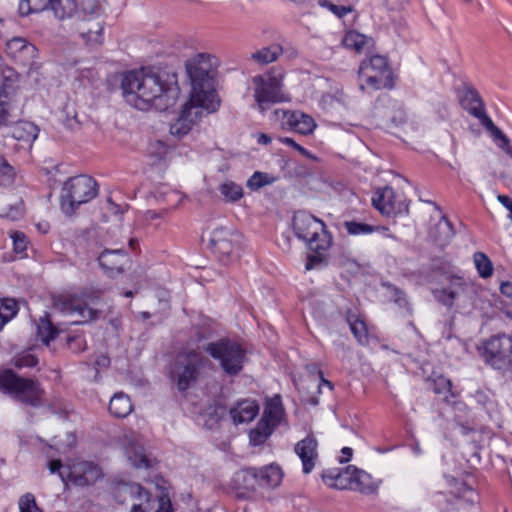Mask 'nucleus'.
Segmentation results:
<instances>
[{
  "instance_id": "1",
  "label": "nucleus",
  "mask_w": 512,
  "mask_h": 512,
  "mask_svg": "<svg viewBox=\"0 0 512 512\" xmlns=\"http://www.w3.org/2000/svg\"><path fill=\"white\" fill-rule=\"evenodd\" d=\"M121 89L125 101L143 111H165L175 105L180 94L176 74L145 68L126 73Z\"/></svg>"
},
{
  "instance_id": "2",
  "label": "nucleus",
  "mask_w": 512,
  "mask_h": 512,
  "mask_svg": "<svg viewBox=\"0 0 512 512\" xmlns=\"http://www.w3.org/2000/svg\"><path fill=\"white\" fill-rule=\"evenodd\" d=\"M187 75L190 79L189 97L210 101L219 106L220 101L214 89L215 58L210 54L199 53L186 61Z\"/></svg>"
},
{
  "instance_id": "3",
  "label": "nucleus",
  "mask_w": 512,
  "mask_h": 512,
  "mask_svg": "<svg viewBox=\"0 0 512 512\" xmlns=\"http://www.w3.org/2000/svg\"><path fill=\"white\" fill-rule=\"evenodd\" d=\"M102 293V290L62 293L53 297V305L58 311L75 318V323L84 324L99 317L101 312L92 308L88 301L98 299Z\"/></svg>"
},
{
  "instance_id": "4",
  "label": "nucleus",
  "mask_w": 512,
  "mask_h": 512,
  "mask_svg": "<svg viewBox=\"0 0 512 512\" xmlns=\"http://www.w3.org/2000/svg\"><path fill=\"white\" fill-rule=\"evenodd\" d=\"M98 194L96 181L87 175H78L64 182L61 189L60 205L64 214L71 216L79 208L94 199Z\"/></svg>"
},
{
  "instance_id": "5",
  "label": "nucleus",
  "mask_w": 512,
  "mask_h": 512,
  "mask_svg": "<svg viewBox=\"0 0 512 512\" xmlns=\"http://www.w3.org/2000/svg\"><path fill=\"white\" fill-rule=\"evenodd\" d=\"M208 362V359L197 350L181 352L171 366V380L178 390L185 391L199 380Z\"/></svg>"
},
{
  "instance_id": "6",
  "label": "nucleus",
  "mask_w": 512,
  "mask_h": 512,
  "mask_svg": "<svg viewBox=\"0 0 512 512\" xmlns=\"http://www.w3.org/2000/svg\"><path fill=\"white\" fill-rule=\"evenodd\" d=\"M283 80L282 70H271L252 78L254 99L261 111H265L272 104L289 101V96L283 90Z\"/></svg>"
},
{
  "instance_id": "7",
  "label": "nucleus",
  "mask_w": 512,
  "mask_h": 512,
  "mask_svg": "<svg viewBox=\"0 0 512 512\" xmlns=\"http://www.w3.org/2000/svg\"><path fill=\"white\" fill-rule=\"evenodd\" d=\"M295 235L306 242L311 251L328 250L331 246V235L325 230L324 223L306 212H298L293 218Z\"/></svg>"
},
{
  "instance_id": "8",
  "label": "nucleus",
  "mask_w": 512,
  "mask_h": 512,
  "mask_svg": "<svg viewBox=\"0 0 512 512\" xmlns=\"http://www.w3.org/2000/svg\"><path fill=\"white\" fill-rule=\"evenodd\" d=\"M0 390L24 404L35 407L41 405L43 390L39 384L34 380L19 377L11 370L0 374Z\"/></svg>"
},
{
  "instance_id": "9",
  "label": "nucleus",
  "mask_w": 512,
  "mask_h": 512,
  "mask_svg": "<svg viewBox=\"0 0 512 512\" xmlns=\"http://www.w3.org/2000/svg\"><path fill=\"white\" fill-rule=\"evenodd\" d=\"M323 479L331 487L358 490L365 494L375 493L379 487V481L373 480L370 474L355 466H348L336 474H323Z\"/></svg>"
},
{
  "instance_id": "10",
  "label": "nucleus",
  "mask_w": 512,
  "mask_h": 512,
  "mask_svg": "<svg viewBox=\"0 0 512 512\" xmlns=\"http://www.w3.org/2000/svg\"><path fill=\"white\" fill-rule=\"evenodd\" d=\"M218 107L210 101L189 97L179 117L170 126L171 135L179 139L184 137L204 116L215 112Z\"/></svg>"
},
{
  "instance_id": "11",
  "label": "nucleus",
  "mask_w": 512,
  "mask_h": 512,
  "mask_svg": "<svg viewBox=\"0 0 512 512\" xmlns=\"http://www.w3.org/2000/svg\"><path fill=\"white\" fill-rule=\"evenodd\" d=\"M479 351L485 363L493 369L500 371L512 369V335L492 336L483 342Z\"/></svg>"
},
{
  "instance_id": "12",
  "label": "nucleus",
  "mask_w": 512,
  "mask_h": 512,
  "mask_svg": "<svg viewBox=\"0 0 512 512\" xmlns=\"http://www.w3.org/2000/svg\"><path fill=\"white\" fill-rule=\"evenodd\" d=\"M390 68L387 59L381 55H373L361 61L358 69L359 87L378 90L390 86Z\"/></svg>"
},
{
  "instance_id": "13",
  "label": "nucleus",
  "mask_w": 512,
  "mask_h": 512,
  "mask_svg": "<svg viewBox=\"0 0 512 512\" xmlns=\"http://www.w3.org/2000/svg\"><path fill=\"white\" fill-rule=\"evenodd\" d=\"M90 6L91 12L84 11L82 17L74 19L70 23V30L72 33L78 34L86 45L98 46L103 43L104 22L99 10H94L92 3Z\"/></svg>"
},
{
  "instance_id": "14",
  "label": "nucleus",
  "mask_w": 512,
  "mask_h": 512,
  "mask_svg": "<svg viewBox=\"0 0 512 512\" xmlns=\"http://www.w3.org/2000/svg\"><path fill=\"white\" fill-rule=\"evenodd\" d=\"M206 351L220 361L223 370L230 375L239 373L245 358L244 350L236 343L229 340L209 343Z\"/></svg>"
},
{
  "instance_id": "15",
  "label": "nucleus",
  "mask_w": 512,
  "mask_h": 512,
  "mask_svg": "<svg viewBox=\"0 0 512 512\" xmlns=\"http://www.w3.org/2000/svg\"><path fill=\"white\" fill-rule=\"evenodd\" d=\"M373 206L383 215H399L409 211V203L405 194L392 187L378 189L372 198Z\"/></svg>"
},
{
  "instance_id": "16",
  "label": "nucleus",
  "mask_w": 512,
  "mask_h": 512,
  "mask_svg": "<svg viewBox=\"0 0 512 512\" xmlns=\"http://www.w3.org/2000/svg\"><path fill=\"white\" fill-rule=\"evenodd\" d=\"M238 239L239 235L232 228L218 227L210 234L209 246L218 260L227 264L234 258Z\"/></svg>"
},
{
  "instance_id": "17",
  "label": "nucleus",
  "mask_w": 512,
  "mask_h": 512,
  "mask_svg": "<svg viewBox=\"0 0 512 512\" xmlns=\"http://www.w3.org/2000/svg\"><path fill=\"white\" fill-rule=\"evenodd\" d=\"M114 496L119 503L131 504L130 512H148L152 508L150 494L139 484H119Z\"/></svg>"
},
{
  "instance_id": "18",
  "label": "nucleus",
  "mask_w": 512,
  "mask_h": 512,
  "mask_svg": "<svg viewBox=\"0 0 512 512\" xmlns=\"http://www.w3.org/2000/svg\"><path fill=\"white\" fill-rule=\"evenodd\" d=\"M452 87L458 104L469 114L472 115L484 106L481 96L467 76L454 73Z\"/></svg>"
},
{
  "instance_id": "19",
  "label": "nucleus",
  "mask_w": 512,
  "mask_h": 512,
  "mask_svg": "<svg viewBox=\"0 0 512 512\" xmlns=\"http://www.w3.org/2000/svg\"><path fill=\"white\" fill-rule=\"evenodd\" d=\"M76 486L84 487L94 484L102 477L101 468L92 462L81 461L73 463L66 475Z\"/></svg>"
},
{
  "instance_id": "20",
  "label": "nucleus",
  "mask_w": 512,
  "mask_h": 512,
  "mask_svg": "<svg viewBox=\"0 0 512 512\" xmlns=\"http://www.w3.org/2000/svg\"><path fill=\"white\" fill-rule=\"evenodd\" d=\"M276 117L287 118L288 126L294 130L295 132L302 135L312 134L317 124L315 120L308 114H305L300 111H287L282 109H277L274 111Z\"/></svg>"
},
{
  "instance_id": "21",
  "label": "nucleus",
  "mask_w": 512,
  "mask_h": 512,
  "mask_svg": "<svg viewBox=\"0 0 512 512\" xmlns=\"http://www.w3.org/2000/svg\"><path fill=\"white\" fill-rule=\"evenodd\" d=\"M98 261L105 273L113 277L124 272L129 257L122 249H106L98 256Z\"/></svg>"
},
{
  "instance_id": "22",
  "label": "nucleus",
  "mask_w": 512,
  "mask_h": 512,
  "mask_svg": "<svg viewBox=\"0 0 512 512\" xmlns=\"http://www.w3.org/2000/svg\"><path fill=\"white\" fill-rule=\"evenodd\" d=\"M6 52L14 60L26 65L36 57L37 49L26 39L14 37L7 41Z\"/></svg>"
},
{
  "instance_id": "23",
  "label": "nucleus",
  "mask_w": 512,
  "mask_h": 512,
  "mask_svg": "<svg viewBox=\"0 0 512 512\" xmlns=\"http://www.w3.org/2000/svg\"><path fill=\"white\" fill-rule=\"evenodd\" d=\"M474 288L461 277L450 276V306L465 307L471 304Z\"/></svg>"
},
{
  "instance_id": "24",
  "label": "nucleus",
  "mask_w": 512,
  "mask_h": 512,
  "mask_svg": "<svg viewBox=\"0 0 512 512\" xmlns=\"http://www.w3.org/2000/svg\"><path fill=\"white\" fill-rule=\"evenodd\" d=\"M341 44L344 48L357 54L369 53L374 49L375 42L372 37L362 34L356 30L347 31Z\"/></svg>"
},
{
  "instance_id": "25",
  "label": "nucleus",
  "mask_w": 512,
  "mask_h": 512,
  "mask_svg": "<svg viewBox=\"0 0 512 512\" xmlns=\"http://www.w3.org/2000/svg\"><path fill=\"white\" fill-rule=\"evenodd\" d=\"M295 452L302 461L303 472L310 473L317 459V441L308 436L296 444Z\"/></svg>"
},
{
  "instance_id": "26",
  "label": "nucleus",
  "mask_w": 512,
  "mask_h": 512,
  "mask_svg": "<svg viewBox=\"0 0 512 512\" xmlns=\"http://www.w3.org/2000/svg\"><path fill=\"white\" fill-rule=\"evenodd\" d=\"M258 413L259 406L254 400H242L229 410L234 424L249 423Z\"/></svg>"
},
{
  "instance_id": "27",
  "label": "nucleus",
  "mask_w": 512,
  "mask_h": 512,
  "mask_svg": "<svg viewBox=\"0 0 512 512\" xmlns=\"http://www.w3.org/2000/svg\"><path fill=\"white\" fill-rule=\"evenodd\" d=\"M283 415L284 410L281 399L280 396L277 395L267 401L261 420L275 428L282 420Z\"/></svg>"
},
{
  "instance_id": "28",
  "label": "nucleus",
  "mask_w": 512,
  "mask_h": 512,
  "mask_svg": "<svg viewBox=\"0 0 512 512\" xmlns=\"http://www.w3.org/2000/svg\"><path fill=\"white\" fill-rule=\"evenodd\" d=\"M50 7L60 21L72 20L78 12L75 0H51Z\"/></svg>"
},
{
  "instance_id": "29",
  "label": "nucleus",
  "mask_w": 512,
  "mask_h": 512,
  "mask_svg": "<svg viewBox=\"0 0 512 512\" xmlns=\"http://www.w3.org/2000/svg\"><path fill=\"white\" fill-rule=\"evenodd\" d=\"M133 410L131 400L128 395L123 392L116 393L110 400L109 411L118 418L128 416Z\"/></svg>"
},
{
  "instance_id": "30",
  "label": "nucleus",
  "mask_w": 512,
  "mask_h": 512,
  "mask_svg": "<svg viewBox=\"0 0 512 512\" xmlns=\"http://www.w3.org/2000/svg\"><path fill=\"white\" fill-rule=\"evenodd\" d=\"M218 191L225 203L238 202L244 195L243 187L229 179H226L219 184Z\"/></svg>"
},
{
  "instance_id": "31",
  "label": "nucleus",
  "mask_w": 512,
  "mask_h": 512,
  "mask_svg": "<svg viewBox=\"0 0 512 512\" xmlns=\"http://www.w3.org/2000/svg\"><path fill=\"white\" fill-rule=\"evenodd\" d=\"M257 477L261 484L270 488H276L282 482L283 472L279 466L272 464L260 469Z\"/></svg>"
},
{
  "instance_id": "32",
  "label": "nucleus",
  "mask_w": 512,
  "mask_h": 512,
  "mask_svg": "<svg viewBox=\"0 0 512 512\" xmlns=\"http://www.w3.org/2000/svg\"><path fill=\"white\" fill-rule=\"evenodd\" d=\"M343 226L348 232V234L352 236L367 235L379 231H388V228L385 226H374L367 223L357 222L354 220L345 221L343 223Z\"/></svg>"
},
{
  "instance_id": "33",
  "label": "nucleus",
  "mask_w": 512,
  "mask_h": 512,
  "mask_svg": "<svg viewBox=\"0 0 512 512\" xmlns=\"http://www.w3.org/2000/svg\"><path fill=\"white\" fill-rule=\"evenodd\" d=\"M282 51L281 46L272 44L252 53L251 58L259 64H269L275 61L282 54Z\"/></svg>"
},
{
  "instance_id": "34",
  "label": "nucleus",
  "mask_w": 512,
  "mask_h": 512,
  "mask_svg": "<svg viewBox=\"0 0 512 512\" xmlns=\"http://www.w3.org/2000/svg\"><path fill=\"white\" fill-rule=\"evenodd\" d=\"M274 427L267 422L260 420L255 428L249 433L250 443L254 446L263 444L273 432Z\"/></svg>"
},
{
  "instance_id": "35",
  "label": "nucleus",
  "mask_w": 512,
  "mask_h": 512,
  "mask_svg": "<svg viewBox=\"0 0 512 512\" xmlns=\"http://www.w3.org/2000/svg\"><path fill=\"white\" fill-rule=\"evenodd\" d=\"M453 487L452 493L455 497L460 499L463 498L466 503L473 505L477 502L476 492L465 483H461L457 480L450 481V488Z\"/></svg>"
},
{
  "instance_id": "36",
  "label": "nucleus",
  "mask_w": 512,
  "mask_h": 512,
  "mask_svg": "<svg viewBox=\"0 0 512 512\" xmlns=\"http://www.w3.org/2000/svg\"><path fill=\"white\" fill-rule=\"evenodd\" d=\"M51 0H20L19 14L28 16L33 13H39L50 6Z\"/></svg>"
},
{
  "instance_id": "37",
  "label": "nucleus",
  "mask_w": 512,
  "mask_h": 512,
  "mask_svg": "<svg viewBox=\"0 0 512 512\" xmlns=\"http://www.w3.org/2000/svg\"><path fill=\"white\" fill-rule=\"evenodd\" d=\"M37 129L30 122L17 123L12 131V136L20 141H30L37 137Z\"/></svg>"
},
{
  "instance_id": "38",
  "label": "nucleus",
  "mask_w": 512,
  "mask_h": 512,
  "mask_svg": "<svg viewBox=\"0 0 512 512\" xmlns=\"http://www.w3.org/2000/svg\"><path fill=\"white\" fill-rule=\"evenodd\" d=\"M347 322L350 326L352 333L360 344H366L368 341L367 327L363 320L359 319L356 315H348Z\"/></svg>"
},
{
  "instance_id": "39",
  "label": "nucleus",
  "mask_w": 512,
  "mask_h": 512,
  "mask_svg": "<svg viewBox=\"0 0 512 512\" xmlns=\"http://www.w3.org/2000/svg\"><path fill=\"white\" fill-rule=\"evenodd\" d=\"M146 153L151 159L152 164H156L165 159L168 147L164 142L155 140L149 143Z\"/></svg>"
},
{
  "instance_id": "40",
  "label": "nucleus",
  "mask_w": 512,
  "mask_h": 512,
  "mask_svg": "<svg viewBox=\"0 0 512 512\" xmlns=\"http://www.w3.org/2000/svg\"><path fill=\"white\" fill-rule=\"evenodd\" d=\"M37 327L38 336L46 345H49L50 341L54 340L58 334L57 329L54 328L52 323L46 318H41Z\"/></svg>"
},
{
  "instance_id": "41",
  "label": "nucleus",
  "mask_w": 512,
  "mask_h": 512,
  "mask_svg": "<svg viewBox=\"0 0 512 512\" xmlns=\"http://www.w3.org/2000/svg\"><path fill=\"white\" fill-rule=\"evenodd\" d=\"M474 263L482 278H488L493 274L492 262L483 252H476L474 254Z\"/></svg>"
},
{
  "instance_id": "42",
  "label": "nucleus",
  "mask_w": 512,
  "mask_h": 512,
  "mask_svg": "<svg viewBox=\"0 0 512 512\" xmlns=\"http://www.w3.org/2000/svg\"><path fill=\"white\" fill-rule=\"evenodd\" d=\"M273 178H271L268 174L262 172H255L248 180L247 187L250 190H258L265 185L271 184Z\"/></svg>"
},
{
  "instance_id": "43",
  "label": "nucleus",
  "mask_w": 512,
  "mask_h": 512,
  "mask_svg": "<svg viewBox=\"0 0 512 512\" xmlns=\"http://www.w3.org/2000/svg\"><path fill=\"white\" fill-rule=\"evenodd\" d=\"M472 116L479 119L480 123L489 130L494 136L501 130L493 123L491 118L486 114L484 106L478 108Z\"/></svg>"
},
{
  "instance_id": "44",
  "label": "nucleus",
  "mask_w": 512,
  "mask_h": 512,
  "mask_svg": "<svg viewBox=\"0 0 512 512\" xmlns=\"http://www.w3.org/2000/svg\"><path fill=\"white\" fill-rule=\"evenodd\" d=\"M20 512H42L37 506L35 497L31 493L23 495L19 500Z\"/></svg>"
},
{
  "instance_id": "45",
  "label": "nucleus",
  "mask_w": 512,
  "mask_h": 512,
  "mask_svg": "<svg viewBox=\"0 0 512 512\" xmlns=\"http://www.w3.org/2000/svg\"><path fill=\"white\" fill-rule=\"evenodd\" d=\"M450 408L455 412V422L459 424V428L463 434H465L468 430H470L469 427L462 424V414H464L467 410V407L464 403L460 401H455L452 404L450 403Z\"/></svg>"
},
{
  "instance_id": "46",
  "label": "nucleus",
  "mask_w": 512,
  "mask_h": 512,
  "mask_svg": "<svg viewBox=\"0 0 512 512\" xmlns=\"http://www.w3.org/2000/svg\"><path fill=\"white\" fill-rule=\"evenodd\" d=\"M128 458L131 461V463L136 467H147L148 466V459L146 456L142 453L141 448H136L134 450V455H131L130 452H127Z\"/></svg>"
},
{
  "instance_id": "47",
  "label": "nucleus",
  "mask_w": 512,
  "mask_h": 512,
  "mask_svg": "<svg viewBox=\"0 0 512 512\" xmlns=\"http://www.w3.org/2000/svg\"><path fill=\"white\" fill-rule=\"evenodd\" d=\"M14 172L10 165L3 164L0 166V185L7 186L13 182Z\"/></svg>"
},
{
  "instance_id": "48",
  "label": "nucleus",
  "mask_w": 512,
  "mask_h": 512,
  "mask_svg": "<svg viewBox=\"0 0 512 512\" xmlns=\"http://www.w3.org/2000/svg\"><path fill=\"white\" fill-rule=\"evenodd\" d=\"M279 141L282 142L283 144H286V145L292 147L293 149L297 150L304 157H306L308 159H315V157L308 150H306L304 147H302L301 145L296 143L292 138L280 137Z\"/></svg>"
},
{
  "instance_id": "49",
  "label": "nucleus",
  "mask_w": 512,
  "mask_h": 512,
  "mask_svg": "<svg viewBox=\"0 0 512 512\" xmlns=\"http://www.w3.org/2000/svg\"><path fill=\"white\" fill-rule=\"evenodd\" d=\"M473 398L477 403L484 407L493 403V394L490 390H477L473 395Z\"/></svg>"
},
{
  "instance_id": "50",
  "label": "nucleus",
  "mask_w": 512,
  "mask_h": 512,
  "mask_svg": "<svg viewBox=\"0 0 512 512\" xmlns=\"http://www.w3.org/2000/svg\"><path fill=\"white\" fill-rule=\"evenodd\" d=\"M325 251L326 250L313 251L314 254H310L308 256L307 263H306V269L311 270V269L315 268L316 266L320 265L321 263H323V261L325 260V255H324Z\"/></svg>"
},
{
  "instance_id": "51",
  "label": "nucleus",
  "mask_w": 512,
  "mask_h": 512,
  "mask_svg": "<svg viewBox=\"0 0 512 512\" xmlns=\"http://www.w3.org/2000/svg\"><path fill=\"white\" fill-rule=\"evenodd\" d=\"M13 245L16 252H23L27 247L26 236L21 232L12 234Z\"/></svg>"
},
{
  "instance_id": "52",
  "label": "nucleus",
  "mask_w": 512,
  "mask_h": 512,
  "mask_svg": "<svg viewBox=\"0 0 512 512\" xmlns=\"http://www.w3.org/2000/svg\"><path fill=\"white\" fill-rule=\"evenodd\" d=\"M23 214V210L20 205H17L15 207H11L9 211H1L0 216L6 217L11 220H17L19 219Z\"/></svg>"
},
{
  "instance_id": "53",
  "label": "nucleus",
  "mask_w": 512,
  "mask_h": 512,
  "mask_svg": "<svg viewBox=\"0 0 512 512\" xmlns=\"http://www.w3.org/2000/svg\"><path fill=\"white\" fill-rule=\"evenodd\" d=\"M69 348L74 352L84 350V340L80 336L69 337L67 340Z\"/></svg>"
},
{
  "instance_id": "54",
  "label": "nucleus",
  "mask_w": 512,
  "mask_h": 512,
  "mask_svg": "<svg viewBox=\"0 0 512 512\" xmlns=\"http://www.w3.org/2000/svg\"><path fill=\"white\" fill-rule=\"evenodd\" d=\"M320 4L327 5L328 8L338 17H343L350 11V9L345 6H337L332 3H328L326 0H320Z\"/></svg>"
},
{
  "instance_id": "55",
  "label": "nucleus",
  "mask_w": 512,
  "mask_h": 512,
  "mask_svg": "<svg viewBox=\"0 0 512 512\" xmlns=\"http://www.w3.org/2000/svg\"><path fill=\"white\" fill-rule=\"evenodd\" d=\"M395 126L399 127L406 123V113L402 108L397 109L391 118Z\"/></svg>"
},
{
  "instance_id": "56",
  "label": "nucleus",
  "mask_w": 512,
  "mask_h": 512,
  "mask_svg": "<svg viewBox=\"0 0 512 512\" xmlns=\"http://www.w3.org/2000/svg\"><path fill=\"white\" fill-rule=\"evenodd\" d=\"M495 138H498L501 142L499 144V147L506 153L508 154V151H510L512 149V147L510 146V140L507 138L506 135H504L502 133V131L498 132L495 136Z\"/></svg>"
},
{
  "instance_id": "57",
  "label": "nucleus",
  "mask_w": 512,
  "mask_h": 512,
  "mask_svg": "<svg viewBox=\"0 0 512 512\" xmlns=\"http://www.w3.org/2000/svg\"><path fill=\"white\" fill-rule=\"evenodd\" d=\"M49 470L51 473H55V472H58L59 473V476L61 477V479L63 481H65V475L62 471H60V469L62 468V462L60 460H52L50 461L49 463Z\"/></svg>"
},
{
  "instance_id": "58",
  "label": "nucleus",
  "mask_w": 512,
  "mask_h": 512,
  "mask_svg": "<svg viewBox=\"0 0 512 512\" xmlns=\"http://www.w3.org/2000/svg\"><path fill=\"white\" fill-rule=\"evenodd\" d=\"M36 363H37L36 359L33 356L28 355V356H25V357L17 360L16 366H18V367L34 366V365H36Z\"/></svg>"
},
{
  "instance_id": "59",
  "label": "nucleus",
  "mask_w": 512,
  "mask_h": 512,
  "mask_svg": "<svg viewBox=\"0 0 512 512\" xmlns=\"http://www.w3.org/2000/svg\"><path fill=\"white\" fill-rule=\"evenodd\" d=\"M156 512H171V504L169 499L161 497L159 507Z\"/></svg>"
},
{
  "instance_id": "60",
  "label": "nucleus",
  "mask_w": 512,
  "mask_h": 512,
  "mask_svg": "<svg viewBox=\"0 0 512 512\" xmlns=\"http://www.w3.org/2000/svg\"><path fill=\"white\" fill-rule=\"evenodd\" d=\"M500 291L503 295L512 298V282H504L500 286Z\"/></svg>"
},
{
  "instance_id": "61",
  "label": "nucleus",
  "mask_w": 512,
  "mask_h": 512,
  "mask_svg": "<svg viewBox=\"0 0 512 512\" xmlns=\"http://www.w3.org/2000/svg\"><path fill=\"white\" fill-rule=\"evenodd\" d=\"M66 126L71 130H76L79 128L80 122L77 120L76 115H74L72 118H67Z\"/></svg>"
},
{
  "instance_id": "62",
  "label": "nucleus",
  "mask_w": 512,
  "mask_h": 512,
  "mask_svg": "<svg viewBox=\"0 0 512 512\" xmlns=\"http://www.w3.org/2000/svg\"><path fill=\"white\" fill-rule=\"evenodd\" d=\"M257 142L259 144L268 145L271 143V137L265 133H259L256 135Z\"/></svg>"
},
{
  "instance_id": "63",
  "label": "nucleus",
  "mask_w": 512,
  "mask_h": 512,
  "mask_svg": "<svg viewBox=\"0 0 512 512\" xmlns=\"http://www.w3.org/2000/svg\"><path fill=\"white\" fill-rule=\"evenodd\" d=\"M341 452L343 454V457L340 459V462H348L352 456V449L349 447H344Z\"/></svg>"
},
{
  "instance_id": "64",
  "label": "nucleus",
  "mask_w": 512,
  "mask_h": 512,
  "mask_svg": "<svg viewBox=\"0 0 512 512\" xmlns=\"http://www.w3.org/2000/svg\"><path fill=\"white\" fill-rule=\"evenodd\" d=\"M403 0H385L387 7L390 9H397L401 6Z\"/></svg>"
}]
</instances>
